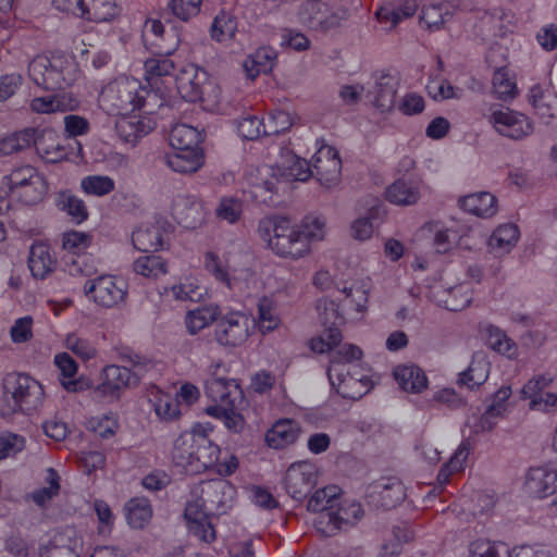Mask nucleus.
I'll list each match as a JSON object with an SVG mask.
<instances>
[{"label": "nucleus", "mask_w": 557, "mask_h": 557, "mask_svg": "<svg viewBox=\"0 0 557 557\" xmlns=\"http://www.w3.org/2000/svg\"><path fill=\"white\" fill-rule=\"evenodd\" d=\"M257 234L275 256L296 261L308 257L312 245L326 238L327 222L319 214H308L298 224L284 215H265L258 221Z\"/></svg>", "instance_id": "nucleus-1"}, {"label": "nucleus", "mask_w": 557, "mask_h": 557, "mask_svg": "<svg viewBox=\"0 0 557 557\" xmlns=\"http://www.w3.org/2000/svg\"><path fill=\"white\" fill-rule=\"evenodd\" d=\"M307 508L317 513L313 524L323 536H333L355 525L363 516L361 505L341 499L339 488L334 485L315 491Z\"/></svg>", "instance_id": "nucleus-2"}, {"label": "nucleus", "mask_w": 557, "mask_h": 557, "mask_svg": "<svg viewBox=\"0 0 557 557\" xmlns=\"http://www.w3.org/2000/svg\"><path fill=\"white\" fill-rule=\"evenodd\" d=\"M210 423L197 424L182 433L174 442L172 459L176 466L189 472H200L215 466L220 448L210 438Z\"/></svg>", "instance_id": "nucleus-3"}, {"label": "nucleus", "mask_w": 557, "mask_h": 557, "mask_svg": "<svg viewBox=\"0 0 557 557\" xmlns=\"http://www.w3.org/2000/svg\"><path fill=\"white\" fill-rule=\"evenodd\" d=\"M361 357L362 350L352 344H344L332 354L327 376L331 386L345 398H360L371 387L369 376L356 363Z\"/></svg>", "instance_id": "nucleus-4"}, {"label": "nucleus", "mask_w": 557, "mask_h": 557, "mask_svg": "<svg viewBox=\"0 0 557 557\" xmlns=\"http://www.w3.org/2000/svg\"><path fill=\"white\" fill-rule=\"evenodd\" d=\"M2 416L33 414L45 401L44 386L26 373L12 372L3 377Z\"/></svg>", "instance_id": "nucleus-5"}, {"label": "nucleus", "mask_w": 557, "mask_h": 557, "mask_svg": "<svg viewBox=\"0 0 557 557\" xmlns=\"http://www.w3.org/2000/svg\"><path fill=\"white\" fill-rule=\"evenodd\" d=\"M151 96L150 90L141 86L138 79L122 76L102 88L99 104L109 114L124 115L144 108Z\"/></svg>", "instance_id": "nucleus-6"}, {"label": "nucleus", "mask_w": 557, "mask_h": 557, "mask_svg": "<svg viewBox=\"0 0 557 557\" xmlns=\"http://www.w3.org/2000/svg\"><path fill=\"white\" fill-rule=\"evenodd\" d=\"M312 170L306 159L299 158L293 151L282 150L274 166L261 165L251 174L250 184L272 191L281 182H306L312 175Z\"/></svg>", "instance_id": "nucleus-7"}, {"label": "nucleus", "mask_w": 557, "mask_h": 557, "mask_svg": "<svg viewBox=\"0 0 557 557\" xmlns=\"http://www.w3.org/2000/svg\"><path fill=\"white\" fill-rule=\"evenodd\" d=\"M28 74L36 85L45 89H61L73 85L79 71L72 57L53 54L36 57L29 63Z\"/></svg>", "instance_id": "nucleus-8"}, {"label": "nucleus", "mask_w": 557, "mask_h": 557, "mask_svg": "<svg viewBox=\"0 0 557 557\" xmlns=\"http://www.w3.org/2000/svg\"><path fill=\"white\" fill-rule=\"evenodd\" d=\"M205 268L230 289L246 292L250 287L252 272L248 253L230 252L223 263L214 252L209 251L205 255Z\"/></svg>", "instance_id": "nucleus-9"}, {"label": "nucleus", "mask_w": 557, "mask_h": 557, "mask_svg": "<svg viewBox=\"0 0 557 557\" xmlns=\"http://www.w3.org/2000/svg\"><path fill=\"white\" fill-rule=\"evenodd\" d=\"M236 500V488L223 479L209 480L194 486L188 503L198 505L203 511L224 515Z\"/></svg>", "instance_id": "nucleus-10"}, {"label": "nucleus", "mask_w": 557, "mask_h": 557, "mask_svg": "<svg viewBox=\"0 0 557 557\" xmlns=\"http://www.w3.org/2000/svg\"><path fill=\"white\" fill-rule=\"evenodd\" d=\"M140 376L139 371H132L126 367L107 366L100 372V382L90 392L91 397L98 403H113L123 391L137 385Z\"/></svg>", "instance_id": "nucleus-11"}, {"label": "nucleus", "mask_w": 557, "mask_h": 557, "mask_svg": "<svg viewBox=\"0 0 557 557\" xmlns=\"http://www.w3.org/2000/svg\"><path fill=\"white\" fill-rule=\"evenodd\" d=\"M86 298L95 305L110 309L124 304L128 294L127 283L111 274L89 278L83 287Z\"/></svg>", "instance_id": "nucleus-12"}, {"label": "nucleus", "mask_w": 557, "mask_h": 557, "mask_svg": "<svg viewBox=\"0 0 557 557\" xmlns=\"http://www.w3.org/2000/svg\"><path fill=\"white\" fill-rule=\"evenodd\" d=\"M430 297L440 306L450 310L466 309L472 301V288L466 281H460L451 271H445L441 280L431 287Z\"/></svg>", "instance_id": "nucleus-13"}, {"label": "nucleus", "mask_w": 557, "mask_h": 557, "mask_svg": "<svg viewBox=\"0 0 557 557\" xmlns=\"http://www.w3.org/2000/svg\"><path fill=\"white\" fill-rule=\"evenodd\" d=\"M9 191L17 193L26 203H36L47 193V183L44 176L32 165L15 168L3 178Z\"/></svg>", "instance_id": "nucleus-14"}, {"label": "nucleus", "mask_w": 557, "mask_h": 557, "mask_svg": "<svg viewBox=\"0 0 557 557\" xmlns=\"http://www.w3.org/2000/svg\"><path fill=\"white\" fill-rule=\"evenodd\" d=\"M487 121L497 134L515 140L531 135L534 129L527 115L503 106H492Z\"/></svg>", "instance_id": "nucleus-15"}, {"label": "nucleus", "mask_w": 557, "mask_h": 557, "mask_svg": "<svg viewBox=\"0 0 557 557\" xmlns=\"http://www.w3.org/2000/svg\"><path fill=\"white\" fill-rule=\"evenodd\" d=\"M556 380L550 371L534 373L521 387L520 397L529 401V409L548 412L557 409V394L546 392Z\"/></svg>", "instance_id": "nucleus-16"}, {"label": "nucleus", "mask_w": 557, "mask_h": 557, "mask_svg": "<svg viewBox=\"0 0 557 557\" xmlns=\"http://www.w3.org/2000/svg\"><path fill=\"white\" fill-rule=\"evenodd\" d=\"M206 394L216 405H230L240 401L243 393L235 380L227 377L226 367L221 361L208 367V377L205 382Z\"/></svg>", "instance_id": "nucleus-17"}, {"label": "nucleus", "mask_w": 557, "mask_h": 557, "mask_svg": "<svg viewBox=\"0 0 557 557\" xmlns=\"http://www.w3.org/2000/svg\"><path fill=\"white\" fill-rule=\"evenodd\" d=\"M299 21L311 29L327 32L342 25L347 18V11H333L319 0H307L298 11Z\"/></svg>", "instance_id": "nucleus-18"}, {"label": "nucleus", "mask_w": 557, "mask_h": 557, "mask_svg": "<svg viewBox=\"0 0 557 557\" xmlns=\"http://www.w3.org/2000/svg\"><path fill=\"white\" fill-rule=\"evenodd\" d=\"M399 86L397 75L389 72L376 73L367 84V100L382 113L393 111Z\"/></svg>", "instance_id": "nucleus-19"}, {"label": "nucleus", "mask_w": 557, "mask_h": 557, "mask_svg": "<svg viewBox=\"0 0 557 557\" xmlns=\"http://www.w3.org/2000/svg\"><path fill=\"white\" fill-rule=\"evenodd\" d=\"M319 471L310 461L292 463L284 476L286 492L297 500L304 499L317 485Z\"/></svg>", "instance_id": "nucleus-20"}, {"label": "nucleus", "mask_w": 557, "mask_h": 557, "mask_svg": "<svg viewBox=\"0 0 557 557\" xmlns=\"http://www.w3.org/2000/svg\"><path fill=\"white\" fill-rule=\"evenodd\" d=\"M250 334V319L240 311H232L224 314L218 322L215 338L223 346H239L244 344Z\"/></svg>", "instance_id": "nucleus-21"}, {"label": "nucleus", "mask_w": 557, "mask_h": 557, "mask_svg": "<svg viewBox=\"0 0 557 557\" xmlns=\"http://www.w3.org/2000/svg\"><path fill=\"white\" fill-rule=\"evenodd\" d=\"M313 168L320 185L326 190H333L342 182V160L335 148L321 147L313 156Z\"/></svg>", "instance_id": "nucleus-22"}, {"label": "nucleus", "mask_w": 557, "mask_h": 557, "mask_svg": "<svg viewBox=\"0 0 557 557\" xmlns=\"http://www.w3.org/2000/svg\"><path fill=\"white\" fill-rule=\"evenodd\" d=\"M90 244L91 236L85 232L70 231L62 235L63 249L76 256V259L72 261L70 268L72 274L89 276L96 272L92 260L84 256V252L89 248Z\"/></svg>", "instance_id": "nucleus-23"}, {"label": "nucleus", "mask_w": 557, "mask_h": 557, "mask_svg": "<svg viewBox=\"0 0 557 557\" xmlns=\"http://www.w3.org/2000/svg\"><path fill=\"white\" fill-rule=\"evenodd\" d=\"M156 123L148 114L127 113L115 121V132L126 145L134 147L139 139L149 134Z\"/></svg>", "instance_id": "nucleus-24"}, {"label": "nucleus", "mask_w": 557, "mask_h": 557, "mask_svg": "<svg viewBox=\"0 0 557 557\" xmlns=\"http://www.w3.org/2000/svg\"><path fill=\"white\" fill-rule=\"evenodd\" d=\"M172 216L185 227H196L205 218L201 200L193 194L177 193L171 200Z\"/></svg>", "instance_id": "nucleus-25"}, {"label": "nucleus", "mask_w": 557, "mask_h": 557, "mask_svg": "<svg viewBox=\"0 0 557 557\" xmlns=\"http://www.w3.org/2000/svg\"><path fill=\"white\" fill-rule=\"evenodd\" d=\"M83 539L73 527H66L53 534L41 552V557H79Z\"/></svg>", "instance_id": "nucleus-26"}, {"label": "nucleus", "mask_w": 557, "mask_h": 557, "mask_svg": "<svg viewBox=\"0 0 557 557\" xmlns=\"http://www.w3.org/2000/svg\"><path fill=\"white\" fill-rule=\"evenodd\" d=\"M525 487L530 494L542 499L557 495V466L545 465L531 468L525 476Z\"/></svg>", "instance_id": "nucleus-27"}, {"label": "nucleus", "mask_w": 557, "mask_h": 557, "mask_svg": "<svg viewBox=\"0 0 557 557\" xmlns=\"http://www.w3.org/2000/svg\"><path fill=\"white\" fill-rule=\"evenodd\" d=\"M207 79L208 75L203 69L188 64L181 70L175 82L182 98L195 102L201 99Z\"/></svg>", "instance_id": "nucleus-28"}, {"label": "nucleus", "mask_w": 557, "mask_h": 557, "mask_svg": "<svg viewBox=\"0 0 557 557\" xmlns=\"http://www.w3.org/2000/svg\"><path fill=\"white\" fill-rule=\"evenodd\" d=\"M422 184L413 178H399L385 189V198L395 206L409 207L421 198Z\"/></svg>", "instance_id": "nucleus-29"}, {"label": "nucleus", "mask_w": 557, "mask_h": 557, "mask_svg": "<svg viewBox=\"0 0 557 557\" xmlns=\"http://www.w3.org/2000/svg\"><path fill=\"white\" fill-rule=\"evenodd\" d=\"M163 161L174 172L190 174L203 165V153L200 148L173 149L163 156Z\"/></svg>", "instance_id": "nucleus-30"}, {"label": "nucleus", "mask_w": 557, "mask_h": 557, "mask_svg": "<svg viewBox=\"0 0 557 557\" xmlns=\"http://www.w3.org/2000/svg\"><path fill=\"white\" fill-rule=\"evenodd\" d=\"M164 32V27L160 21L149 18L144 25L143 38L146 44L154 47L158 53L172 54L181 44V36L177 28L171 27L168 30V37H170L171 40L168 44H162L159 41V38L163 36Z\"/></svg>", "instance_id": "nucleus-31"}, {"label": "nucleus", "mask_w": 557, "mask_h": 557, "mask_svg": "<svg viewBox=\"0 0 557 557\" xmlns=\"http://www.w3.org/2000/svg\"><path fill=\"white\" fill-rule=\"evenodd\" d=\"M520 238L519 227L513 223L498 225L487 239V248L495 257L508 255L518 244Z\"/></svg>", "instance_id": "nucleus-32"}, {"label": "nucleus", "mask_w": 557, "mask_h": 557, "mask_svg": "<svg viewBox=\"0 0 557 557\" xmlns=\"http://www.w3.org/2000/svg\"><path fill=\"white\" fill-rule=\"evenodd\" d=\"M458 203L463 211L483 219H490L498 211L496 197L487 191L463 196L458 200Z\"/></svg>", "instance_id": "nucleus-33"}, {"label": "nucleus", "mask_w": 557, "mask_h": 557, "mask_svg": "<svg viewBox=\"0 0 557 557\" xmlns=\"http://www.w3.org/2000/svg\"><path fill=\"white\" fill-rule=\"evenodd\" d=\"M78 106L79 100L71 92L36 97L30 102L32 110L41 114L72 111Z\"/></svg>", "instance_id": "nucleus-34"}, {"label": "nucleus", "mask_w": 557, "mask_h": 557, "mask_svg": "<svg viewBox=\"0 0 557 557\" xmlns=\"http://www.w3.org/2000/svg\"><path fill=\"white\" fill-rule=\"evenodd\" d=\"M418 8L417 0L388 1L377 9L375 16L381 23H389L393 28L404 20L414 15Z\"/></svg>", "instance_id": "nucleus-35"}, {"label": "nucleus", "mask_w": 557, "mask_h": 557, "mask_svg": "<svg viewBox=\"0 0 557 557\" xmlns=\"http://www.w3.org/2000/svg\"><path fill=\"white\" fill-rule=\"evenodd\" d=\"M393 375L399 387L405 392L418 394L428 387V377L417 364H399L394 369Z\"/></svg>", "instance_id": "nucleus-36"}, {"label": "nucleus", "mask_w": 557, "mask_h": 557, "mask_svg": "<svg viewBox=\"0 0 557 557\" xmlns=\"http://www.w3.org/2000/svg\"><path fill=\"white\" fill-rule=\"evenodd\" d=\"M208 513L194 503H187L184 513L189 533L206 543L215 539V531L208 519Z\"/></svg>", "instance_id": "nucleus-37"}, {"label": "nucleus", "mask_w": 557, "mask_h": 557, "mask_svg": "<svg viewBox=\"0 0 557 557\" xmlns=\"http://www.w3.org/2000/svg\"><path fill=\"white\" fill-rule=\"evenodd\" d=\"M299 434L300 428L297 422L282 419L265 433V442L271 448L281 449L295 443Z\"/></svg>", "instance_id": "nucleus-38"}, {"label": "nucleus", "mask_w": 557, "mask_h": 557, "mask_svg": "<svg viewBox=\"0 0 557 557\" xmlns=\"http://www.w3.org/2000/svg\"><path fill=\"white\" fill-rule=\"evenodd\" d=\"M422 231L433 235V247L437 253H446L459 244V233L453 226L438 221H431L422 226Z\"/></svg>", "instance_id": "nucleus-39"}, {"label": "nucleus", "mask_w": 557, "mask_h": 557, "mask_svg": "<svg viewBox=\"0 0 557 557\" xmlns=\"http://www.w3.org/2000/svg\"><path fill=\"white\" fill-rule=\"evenodd\" d=\"M372 493L377 495L382 506L392 508L400 504L405 497V486L397 478H383L372 485Z\"/></svg>", "instance_id": "nucleus-40"}, {"label": "nucleus", "mask_w": 557, "mask_h": 557, "mask_svg": "<svg viewBox=\"0 0 557 557\" xmlns=\"http://www.w3.org/2000/svg\"><path fill=\"white\" fill-rule=\"evenodd\" d=\"M243 404L244 398L230 405L209 406L206 411L209 416L220 419L230 431L238 433L245 425V420L240 413Z\"/></svg>", "instance_id": "nucleus-41"}, {"label": "nucleus", "mask_w": 557, "mask_h": 557, "mask_svg": "<svg viewBox=\"0 0 557 557\" xmlns=\"http://www.w3.org/2000/svg\"><path fill=\"white\" fill-rule=\"evenodd\" d=\"M28 268L36 278H45L55 268V259L47 245L38 243L32 246L28 257Z\"/></svg>", "instance_id": "nucleus-42"}, {"label": "nucleus", "mask_w": 557, "mask_h": 557, "mask_svg": "<svg viewBox=\"0 0 557 557\" xmlns=\"http://www.w3.org/2000/svg\"><path fill=\"white\" fill-rule=\"evenodd\" d=\"M491 363L483 352H476L468 367L460 374L458 382L470 389L482 385L488 377Z\"/></svg>", "instance_id": "nucleus-43"}, {"label": "nucleus", "mask_w": 557, "mask_h": 557, "mask_svg": "<svg viewBox=\"0 0 557 557\" xmlns=\"http://www.w3.org/2000/svg\"><path fill=\"white\" fill-rule=\"evenodd\" d=\"M149 403L160 420L171 421L181 416L177 400L157 387L149 392Z\"/></svg>", "instance_id": "nucleus-44"}, {"label": "nucleus", "mask_w": 557, "mask_h": 557, "mask_svg": "<svg viewBox=\"0 0 557 557\" xmlns=\"http://www.w3.org/2000/svg\"><path fill=\"white\" fill-rule=\"evenodd\" d=\"M371 282L369 277H362L344 286L343 293L349 307L357 313H364L368 309Z\"/></svg>", "instance_id": "nucleus-45"}, {"label": "nucleus", "mask_w": 557, "mask_h": 557, "mask_svg": "<svg viewBox=\"0 0 557 557\" xmlns=\"http://www.w3.org/2000/svg\"><path fill=\"white\" fill-rule=\"evenodd\" d=\"M132 243L140 251L157 250L162 246L159 227L153 223H141L133 231Z\"/></svg>", "instance_id": "nucleus-46"}, {"label": "nucleus", "mask_w": 557, "mask_h": 557, "mask_svg": "<svg viewBox=\"0 0 557 557\" xmlns=\"http://www.w3.org/2000/svg\"><path fill=\"white\" fill-rule=\"evenodd\" d=\"M275 54L268 48H260L249 54L243 62L246 77L255 79L258 75L271 71Z\"/></svg>", "instance_id": "nucleus-47"}, {"label": "nucleus", "mask_w": 557, "mask_h": 557, "mask_svg": "<svg viewBox=\"0 0 557 557\" xmlns=\"http://www.w3.org/2000/svg\"><path fill=\"white\" fill-rule=\"evenodd\" d=\"M54 364L60 371V383L62 387L71 393L83 391V383L72 377L77 373V364L75 360L66 352L55 355Z\"/></svg>", "instance_id": "nucleus-48"}, {"label": "nucleus", "mask_w": 557, "mask_h": 557, "mask_svg": "<svg viewBox=\"0 0 557 557\" xmlns=\"http://www.w3.org/2000/svg\"><path fill=\"white\" fill-rule=\"evenodd\" d=\"M173 298L177 300L200 301L208 294L207 287L195 276H185L170 289Z\"/></svg>", "instance_id": "nucleus-49"}, {"label": "nucleus", "mask_w": 557, "mask_h": 557, "mask_svg": "<svg viewBox=\"0 0 557 557\" xmlns=\"http://www.w3.org/2000/svg\"><path fill=\"white\" fill-rule=\"evenodd\" d=\"M487 345L496 352L509 358L516 359L519 355L517 344L509 338L500 329L488 325L485 329Z\"/></svg>", "instance_id": "nucleus-50"}, {"label": "nucleus", "mask_w": 557, "mask_h": 557, "mask_svg": "<svg viewBox=\"0 0 557 557\" xmlns=\"http://www.w3.org/2000/svg\"><path fill=\"white\" fill-rule=\"evenodd\" d=\"M55 205L59 210L65 212L77 224L84 222L88 216L85 202L67 190L60 191L57 195Z\"/></svg>", "instance_id": "nucleus-51"}, {"label": "nucleus", "mask_w": 557, "mask_h": 557, "mask_svg": "<svg viewBox=\"0 0 557 557\" xmlns=\"http://www.w3.org/2000/svg\"><path fill=\"white\" fill-rule=\"evenodd\" d=\"M493 95L503 101L512 100L518 95L516 81L507 67L495 70L492 79Z\"/></svg>", "instance_id": "nucleus-52"}, {"label": "nucleus", "mask_w": 557, "mask_h": 557, "mask_svg": "<svg viewBox=\"0 0 557 557\" xmlns=\"http://www.w3.org/2000/svg\"><path fill=\"white\" fill-rule=\"evenodd\" d=\"M169 139L173 149L200 148L201 133L194 126L176 124L172 127Z\"/></svg>", "instance_id": "nucleus-53"}, {"label": "nucleus", "mask_w": 557, "mask_h": 557, "mask_svg": "<svg viewBox=\"0 0 557 557\" xmlns=\"http://www.w3.org/2000/svg\"><path fill=\"white\" fill-rule=\"evenodd\" d=\"M243 210L244 202L240 198L226 195L219 199V202L214 209V214L218 220L233 225L240 221Z\"/></svg>", "instance_id": "nucleus-54"}, {"label": "nucleus", "mask_w": 557, "mask_h": 557, "mask_svg": "<svg viewBox=\"0 0 557 557\" xmlns=\"http://www.w3.org/2000/svg\"><path fill=\"white\" fill-rule=\"evenodd\" d=\"M219 313V308L214 305L189 310L185 319L187 331L190 334L198 333L215 321Z\"/></svg>", "instance_id": "nucleus-55"}, {"label": "nucleus", "mask_w": 557, "mask_h": 557, "mask_svg": "<svg viewBox=\"0 0 557 557\" xmlns=\"http://www.w3.org/2000/svg\"><path fill=\"white\" fill-rule=\"evenodd\" d=\"M257 327L262 334L275 331L281 325V318L277 312L275 304L268 299L262 298L258 302Z\"/></svg>", "instance_id": "nucleus-56"}, {"label": "nucleus", "mask_w": 557, "mask_h": 557, "mask_svg": "<svg viewBox=\"0 0 557 557\" xmlns=\"http://www.w3.org/2000/svg\"><path fill=\"white\" fill-rule=\"evenodd\" d=\"M237 32L236 17L226 11H221L213 20L210 28L211 37L218 42L234 39Z\"/></svg>", "instance_id": "nucleus-57"}, {"label": "nucleus", "mask_w": 557, "mask_h": 557, "mask_svg": "<svg viewBox=\"0 0 557 557\" xmlns=\"http://www.w3.org/2000/svg\"><path fill=\"white\" fill-rule=\"evenodd\" d=\"M126 519L128 524L134 529L144 528L152 517L150 503L146 498H133L126 506Z\"/></svg>", "instance_id": "nucleus-58"}, {"label": "nucleus", "mask_w": 557, "mask_h": 557, "mask_svg": "<svg viewBox=\"0 0 557 557\" xmlns=\"http://www.w3.org/2000/svg\"><path fill=\"white\" fill-rule=\"evenodd\" d=\"M451 14L447 3H430L421 11L420 24L431 30L438 29Z\"/></svg>", "instance_id": "nucleus-59"}, {"label": "nucleus", "mask_w": 557, "mask_h": 557, "mask_svg": "<svg viewBox=\"0 0 557 557\" xmlns=\"http://www.w3.org/2000/svg\"><path fill=\"white\" fill-rule=\"evenodd\" d=\"M470 453V445L467 442H461L456 448L455 453L440 470L437 474V481L441 485L448 482L449 476L454 472L461 471L465 468V463Z\"/></svg>", "instance_id": "nucleus-60"}, {"label": "nucleus", "mask_w": 557, "mask_h": 557, "mask_svg": "<svg viewBox=\"0 0 557 557\" xmlns=\"http://www.w3.org/2000/svg\"><path fill=\"white\" fill-rule=\"evenodd\" d=\"M46 486L28 495L36 505L44 507L60 492V476L53 468H48L45 476Z\"/></svg>", "instance_id": "nucleus-61"}, {"label": "nucleus", "mask_w": 557, "mask_h": 557, "mask_svg": "<svg viewBox=\"0 0 557 557\" xmlns=\"http://www.w3.org/2000/svg\"><path fill=\"white\" fill-rule=\"evenodd\" d=\"M509 552L505 544L476 539L469 544V557H508Z\"/></svg>", "instance_id": "nucleus-62"}, {"label": "nucleus", "mask_w": 557, "mask_h": 557, "mask_svg": "<svg viewBox=\"0 0 557 557\" xmlns=\"http://www.w3.org/2000/svg\"><path fill=\"white\" fill-rule=\"evenodd\" d=\"M81 188L86 195L102 197L114 190L115 183L108 175H88L82 178Z\"/></svg>", "instance_id": "nucleus-63"}, {"label": "nucleus", "mask_w": 557, "mask_h": 557, "mask_svg": "<svg viewBox=\"0 0 557 557\" xmlns=\"http://www.w3.org/2000/svg\"><path fill=\"white\" fill-rule=\"evenodd\" d=\"M134 270L145 277L157 278L166 273V265L160 256L150 255L138 258L134 262Z\"/></svg>", "instance_id": "nucleus-64"}]
</instances>
